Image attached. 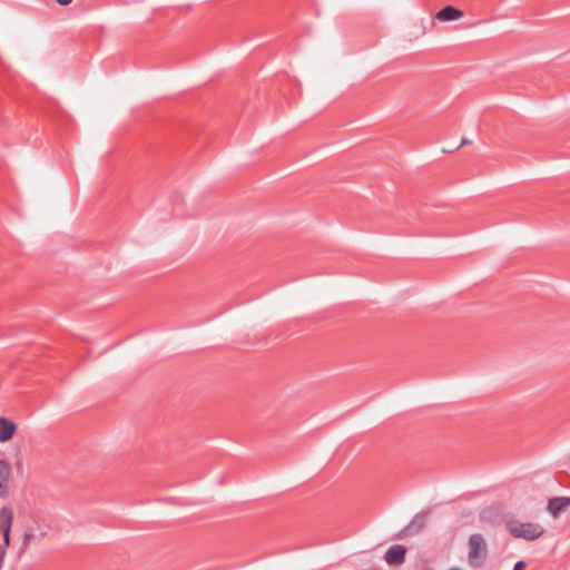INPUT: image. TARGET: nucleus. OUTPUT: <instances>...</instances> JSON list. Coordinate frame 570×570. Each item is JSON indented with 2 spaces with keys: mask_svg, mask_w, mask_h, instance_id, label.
Instances as JSON below:
<instances>
[{
  "mask_svg": "<svg viewBox=\"0 0 570 570\" xmlns=\"http://www.w3.org/2000/svg\"><path fill=\"white\" fill-rule=\"evenodd\" d=\"M525 566H527L525 562L520 560V561L515 562L513 570H524Z\"/></svg>",
  "mask_w": 570,
  "mask_h": 570,
  "instance_id": "12",
  "label": "nucleus"
},
{
  "mask_svg": "<svg viewBox=\"0 0 570 570\" xmlns=\"http://www.w3.org/2000/svg\"><path fill=\"white\" fill-rule=\"evenodd\" d=\"M507 529L513 538L524 539L527 541L537 540L544 533L543 527L539 523H522L515 520L508 521Z\"/></svg>",
  "mask_w": 570,
  "mask_h": 570,
  "instance_id": "1",
  "label": "nucleus"
},
{
  "mask_svg": "<svg viewBox=\"0 0 570 570\" xmlns=\"http://www.w3.org/2000/svg\"><path fill=\"white\" fill-rule=\"evenodd\" d=\"M462 17L463 11L453 6H445L436 13V19L440 21H454Z\"/></svg>",
  "mask_w": 570,
  "mask_h": 570,
  "instance_id": "9",
  "label": "nucleus"
},
{
  "mask_svg": "<svg viewBox=\"0 0 570 570\" xmlns=\"http://www.w3.org/2000/svg\"><path fill=\"white\" fill-rule=\"evenodd\" d=\"M430 514L429 510L417 512L412 520L401 529L396 534L395 539L402 540L406 537H413L425 528L426 519Z\"/></svg>",
  "mask_w": 570,
  "mask_h": 570,
  "instance_id": "3",
  "label": "nucleus"
},
{
  "mask_svg": "<svg viewBox=\"0 0 570 570\" xmlns=\"http://www.w3.org/2000/svg\"><path fill=\"white\" fill-rule=\"evenodd\" d=\"M13 523V510L4 505L0 509V532L2 537L7 535V533H11V528Z\"/></svg>",
  "mask_w": 570,
  "mask_h": 570,
  "instance_id": "7",
  "label": "nucleus"
},
{
  "mask_svg": "<svg viewBox=\"0 0 570 570\" xmlns=\"http://www.w3.org/2000/svg\"><path fill=\"white\" fill-rule=\"evenodd\" d=\"M16 432L17 424L4 416H0V443H6L12 440Z\"/></svg>",
  "mask_w": 570,
  "mask_h": 570,
  "instance_id": "5",
  "label": "nucleus"
},
{
  "mask_svg": "<svg viewBox=\"0 0 570 570\" xmlns=\"http://www.w3.org/2000/svg\"><path fill=\"white\" fill-rule=\"evenodd\" d=\"M3 543L0 544V547H3V550L7 552V548L10 546L11 542V533H7V535L2 537Z\"/></svg>",
  "mask_w": 570,
  "mask_h": 570,
  "instance_id": "11",
  "label": "nucleus"
},
{
  "mask_svg": "<svg viewBox=\"0 0 570 570\" xmlns=\"http://www.w3.org/2000/svg\"><path fill=\"white\" fill-rule=\"evenodd\" d=\"M423 570H434V569H432V568H424Z\"/></svg>",
  "mask_w": 570,
  "mask_h": 570,
  "instance_id": "15",
  "label": "nucleus"
},
{
  "mask_svg": "<svg viewBox=\"0 0 570 570\" xmlns=\"http://www.w3.org/2000/svg\"><path fill=\"white\" fill-rule=\"evenodd\" d=\"M11 469L7 461L0 459V498L9 495V475Z\"/></svg>",
  "mask_w": 570,
  "mask_h": 570,
  "instance_id": "8",
  "label": "nucleus"
},
{
  "mask_svg": "<svg viewBox=\"0 0 570 570\" xmlns=\"http://www.w3.org/2000/svg\"><path fill=\"white\" fill-rule=\"evenodd\" d=\"M407 549L402 544L391 546L384 554V559L390 566H400L404 563Z\"/></svg>",
  "mask_w": 570,
  "mask_h": 570,
  "instance_id": "4",
  "label": "nucleus"
},
{
  "mask_svg": "<svg viewBox=\"0 0 570 570\" xmlns=\"http://www.w3.org/2000/svg\"><path fill=\"white\" fill-rule=\"evenodd\" d=\"M55 1H56L59 6H61V7H67V6H69V4L72 2V0H55Z\"/></svg>",
  "mask_w": 570,
  "mask_h": 570,
  "instance_id": "13",
  "label": "nucleus"
},
{
  "mask_svg": "<svg viewBox=\"0 0 570 570\" xmlns=\"http://www.w3.org/2000/svg\"><path fill=\"white\" fill-rule=\"evenodd\" d=\"M35 539V534L31 531H24L22 534V544L18 552V556L21 557Z\"/></svg>",
  "mask_w": 570,
  "mask_h": 570,
  "instance_id": "10",
  "label": "nucleus"
},
{
  "mask_svg": "<svg viewBox=\"0 0 570 570\" xmlns=\"http://www.w3.org/2000/svg\"><path fill=\"white\" fill-rule=\"evenodd\" d=\"M468 562L473 568H481L488 558V547L481 533H473L469 541Z\"/></svg>",
  "mask_w": 570,
  "mask_h": 570,
  "instance_id": "2",
  "label": "nucleus"
},
{
  "mask_svg": "<svg viewBox=\"0 0 570 570\" xmlns=\"http://www.w3.org/2000/svg\"><path fill=\"white\" fill-rule=\"evenodd\" d=\"M450 570H461V569H459V568H453V569H450Z\"/></svg>",
  "mask_w": 570,
  "mask_h": 570,
  "instance_id": "16",
  "label": "nucleus"
},
{
  "mask_svg": "<svg viewBox=\"0 0 570 570\" xmlns=\"http://www.w3.org/2000/svg\"><path fill=\"white\" fill-rule=\"evenodd\" d=\"M569 505H570L569 497H554V498L549 499L547 509L552 514L553 518H557Z\"/></svg>",
  "mask_w": 570,
  "mask_h": 570,
  "instance_id": "6",
  "label": "nucleus"
},
{
  "mask_svg": "<svg viewBox=\"0 0 570 570\" xmlns=\"http://www.w3.org/2000/svg\"><path fill=\"white\" fill-rule=\"evenodd\" d=\"M469 144H471V141H470V140H468V139H465V138H463V139L461 140V142H460V145H459V147H458V148H460V147H462V146H465V145H469Z\"/></svg>",
  "mask_w": 570,
  "mask_h": 570,
  "instance_id": "14",
  "label": "nucleus"
}]
</instances>
